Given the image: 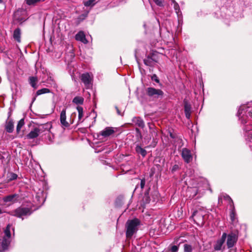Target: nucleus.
Segmentation results:
<instances>
[{
  "instance_id": "de8ad7c7",
  "label": "nucleus",
  "mask_w": 252,
  "mask_h": 252,
  "mask_svg": "<svg viewBox=\"0 0 252 252\" xmlns=\"http://www.w3.org/2000/svg\"><path fill=\"white\" fill-rule=\"evenodd\" d=\"M35 97H36V96L33 98L32 102L35 100V99H36Z\"/></svg>"
},
{
  "instance_id": "b1692460",
  "label": "nucleus",
  "mask_w": 252,
  "mask_h": 252,
  "mask_svg": "<svg viewBox=\"0 0 252 252\" xmlns=\"http://www.w3.org/2000/svg\"><path fill=\"white\" fill-rule=\"evenodd\" d=\"M135 151L138 154H140L143 157H145L147 153V151L139 145H136Z\"/></svg>"
},
{
  "instance_id": "f8f14e48",
  "label": "nucleus",
  "mask_w": 252,
  "mask_h": 252,
  "mask_svg": "<svg viewBox=\"0 0 252 252\" xmlns=\"http://www.w3.org/2000/svg\"><path fill=\"white\" fill-rule=\"evenodd\" d=\"M26 13L25 11L17 10L14 13L13 18L15 21L21 24L27 20V18L24 16Z\"/></svg>"
},
{
  "instance_id": "79ce46f5",
  "label": "nucleus",
  "mask_w": 252,
  "mask_h": 252,
  "mask_svg": "<svg viewBox=\"0 0 252 252\" xmlns=\"http://www.w3.org/2000/svg\"><path fill=\"white\" fill-rule=\"evenodd\" d=\"M192 191H193L194 192V194H193V196H195V195L197 194V189H196V188H192Z\"/></svg>"
},
{
  "instance_id": "9b49d317",
  "label": "nucleus",
  "mask_w": 252,
  "mask_h": 252,
  "mask_svg": "<svg viewBox=\"0 0 252 252\" xmlns=\"http://www.w3.org/2000/svg\"><path fill=\"white\" fill-rule=\"evenodd\" d=\"M226 198L229 201V206H230V218L232 222H234L236 221V212L234 208V205L232 199L228 196L227 195L226 196Z\"/></svg>"
},
{
  "instance_id": "9d476101",
  "label": "nucleus",
  "mask_w": 252,
  "mask_h": 252,
  "mask_svg": "<svg viewBox=\"0 0 252 252\" xmlns=\"http://www.w3.org/2000/svg\"><path fill=\"white\" fill-rule=\"evenodd\" d=\"M157 62V58L156 57V54L153 53L149 55L144 60V63L145 65L149 66H153L155 63Z\"/></svg>"
},
{
  "instance_id": "f03ea898",
  "label": "nucleus",
  "mask_w": 252,
  "mask_h": 252,
  "mask_svg": "<svg viewBox=\"0 0 252 252\" xmlns=\"http://www.w3.org/2000/svg\"><path fill=\"white\" fill-rule=\"evenodd\" d=\"M32 212L33 211L31 206L26 207L22 205L14 210L8 212L7 213L11 216L21 219L23 220L31 215Z\"/></svg>"
},
{
  "instance_id": "412c9836",
  "label": "nucleus",
  "mask_w": 252,
  "mask_h": 252,
  "mask_svg": "<svg viewBox=\"0 0 252 252\" xmlns=\"http://www.w3.org/2000/svg\"><path fill=\"white\" fill-rule=\"evenodd\" d=\"M150 188L147 189L144 193L143 199L142 200V205L145 206L146 204L150 202L151 199L149 196Z\"/></svg>"
},
{
  "instance_id": "e433bc0d",
  "label": "nucleus",
  "mask_w": 252,
  "mask_h": 252,
  "mask_svg": "<svg viewBox=\"0 0 252 252\" xmlns=\"http://www.w3.org/2000/svg\"><path fill=\"white\" fill-rule=\"evenodd\" d=\"M179 250V246L177 245H173L171 246L170 248V251L171 252H177Z\"/></svg>"
},
{
  "instance_id": "09e8293b",
  "label": "nucleus",
  "mask_w": 252,
  "mask_h": 252,
  "mask_svg": "<svg viewBox=\"0 0 252 252\" xmlns=\"http://www.w3.org/2000/svg\"><path fill=\"white\" fill-rule=\"evenodd\" d=\"M3 213L2 210L0 208V214H1Z\"/></svg>"
},
{
  "instance_id": "393cba45",
  "label": "nucleus",
  "mask_w": 252,
  "mask_h": 252,
  "mask_svg": "<svg viewBox=\"0 0 252 252\" xmlns=\"http://www.w3.org/2000/svg\"><path fill=\"white\" fill-rule=\"evenodd\" d=\"M11 227V225L8 224L5 229L4 230V236L3 238H7L10 239L11 238V232H10V228Z\"/></svg>"
},
{
  "instance_id": "4468645a",
  "label": "nucleus",
  "mask_w": 252,
  "mask_h": 252,
  "mask_svg": "<svg viewBox=\"0 0 252 252\" xmlns=\"http://www.w3.org/2000/svg\"><path fill=\"white\" fill-rule=\"evenodd\" d=\"M115 131L113 127H106L103 130L101 131L98 135V136L100 137L102 136L104 138L107 137L114 133Z\"/></svg>"
},
{
  "instance_id": "6ab92c4d",
  "label": "nucleus",
  "mask_w": 252,
  "mask_h": 252,
  "mask_svg": "<svg viewBox=\"0 0 252 252\" xmlns=\"http://www.w3.org/2000/svg\"><path fill=\"white\" fill-rule=\"evenodd\" d=\"M45 82L46 83V86L49 87L57 88V85L54 78L49 75Z\"/></svg>"
},
{
  "instance_id": "1a4fd4ad",
  "label": "nucleus",
  "mask_w": 252,
  "mask_h": 252,
  "mask_svg": "<svg viewBox=\"0 0 252 252\" xmlns=\"http://www.w3.org/2000/svg\"><path fill=\"white\" fill-rule=\"evenodd\" d=\"M81 80L87 89H89L91 86L92 79L89 73H83L81 75Z\"/></svg>"
},
{
  "instance_id": "2f4dec72",
  "label": "nucleus",
  "mask_w": 252,
  "mask_h": 252,
  "mask_svg": "<svg viewBox=\"0 0 252 252\" xmlns=\"http://www.w3.org/2000/svg\"><path fill=\"white\" fill-rule=\"evenodd\" d=\"M25 122H24V119H21L18 123V124L17 125L16 127V131L17 133H19L21 130V129L22 127L24 125Z\"/></svg>"
},
{
  "instance_id": "f257e3e1",
  "label": "nucleus",
  "mask_w": 252,
  "mask_h": 252,
  "mask_svg": "<svg viewBox=\"0 0 252 252\" xmlns=\"http://www.w3.org/2000/svg\"><path fill=\"white\" fill-rule=\"evenodd\" d=\"M237 116L241 124L244 125V134L247 144L252 149V109L247 105L240 106Z\"/></svg>"
},
{
  "instance_id": "f3484780",
  "label": "nucleus",
  "mask_w": 252,
  "mask_h": 252,
  "mask_svg": "<svg viewBox=\"0 0 252 252\" xmlns=\"http://www.w3.org/2000/svg\"><path fill=\"white\" fill-rule=\"evenodd\" d=\"M10 242V239L3 237L2 242L0 244V252H2L7 250Z\"/></svg>"
},
{
  "instance_id": "39448f33",
  "label": "nucleus",
  "mask_w": 252,
  "mask_h": 252,
  "mask_svg": "<svg viewBox=\"0 0 252 252\" xmlns=\"http://www.w3.org/2000/svg\"><path fill=\"white\" fill-rule=\"evenodd\" d=\"M2 200L5 204L10 206L20 202L21 200V197L19 194L13 193L3 196Z\"/></svg>"
},
{
  "instance_id": "49530a36",
  "label": "nucleus",
  "mask_w": 252,
  "mask_h": 252,
  "mask_svg": "<svg viewBox=\"0 0 252 252\" xmlns=\"http://www.w3.org/2000/svg\"><path fill=\"white\" fill-rule=\"evenodd\" d=\"M170 137H171V138H174V137L172 133H170Z\"/></svg>"
},
{
  "instance_id": "6e6552de",
  "label": "nucleus",
  "mask_w": 252,
  "mask_h": 252,
  "mask_svg": "<svg viewBox=\"0 0 252 252\" xmlns=\"http://www.w3.org/2000/svg\"><path fill=\"white\" fill-rule=\"evenodd\" d=\"M181 156L185 162L187 163L190 162L192 160L191 152L187 148H185L182 149Z\"/></svg>"
},
{
  "instance_id": "423d86ee",
  "label": "nucleus",
  "mask_w": 252,
  "mask_h": 252,
  "mask_svg": "<svg viewBox=\"0 0 252 252\" xmlns=\"http://www.w3.org/2000/svg\"><path fill=\"white\" fill-rule=\"evenodd\" d=\"M205 214L202 210H196L193 212L191 217L198 226H203L205 223Z\"/></svg>"
},
{
  "instance_id": "a878e982",
  "label": "nucleus",
  "mask_w": 252,
  "mask_h": 252,
  "mask_svg": "<svg viewBox=\"0 0 252 252\" xmlns=\"http://www.w3.org/2000/svg\"><path fill=\"white\" fill-rule=\"evenodd\" d=\"M78 113V122L81 123L83 122V120L82 119L84 116L83 112V108L81 106H78L76 107Z\"/></svg>"
},
{
  "instance_id": "0eeeda50",
  "label": "nucleus",
  "mask_w": 252,
  "mask_h": 252,
  "mask_svg": "<svg viewBox=\"0 0 252 252\" xmlns=\"http://www.w3.org/2000/svg\"><path fill=\"white\" fill-rule=\"evenodd\" d=\"M226 245L228 249L232 248L237 243L238 239V232H231L227 235Z\"/></svg>"
},
{
  "instance_id": "37998d69",
  "label": "nucleus",
  "mask_w": 252,
  "mask_h": 252,
  "mask_svg": "<svg viewBox=\"0 0 252 252\" xmlns=\"http://www.w3.org/2000/svg\"><path fill=\"white\" fill-rule=\"evenodd\" d=\"M0 5L2 8L5 7V4L3 0H0Z\"/></svg>"
},
{
  "instance_id": "c756f323",
  "label": "nucleus",
  "mask_w": 252,
  "mask_h": 252,
  "mask_svg": "<svg viewBox=\"0 0 252 252\" xmlns=\"http://www.w3.org/2000/svg\"><path fill=\"white\" fill-rule=\"evenodd\" d=\"M173 4H174V6H173L174 9L178 17L179 18H180V16L182 15V12L181 11L179 4L177 2Z\"/></svg>"
},
{
  "instance_id": "dca6fc26",
  "label": "nucleus",
  "mask_w": 252,
  "mask_h": 252,
  "mask_svg": "<svg viewBox=\"0 0 252 252\" xmlns=\"http://www.w3.org/2000/svg\"><path fill=\"white\" fill-rule=\"evenodd\" d=\"M40 133V129L37 127H35L33 130H31L29 133L26 136V137L28 139H32L37 137Z\"/></svg>"
},
{
  "instance_id": "c85d7f7f",
  "label": "nucleus",
  "mask_w": 252,
  "mask_h": 252,
  "mask_svg": "<svg viewBox=\"0 0 252 252\" xmlns=\"http://www.w3.org/2000/svg\"><path fill=\"white\" fill-rule=\"evenodd\" d=\"M37 81V79L35 77H30L29 78V83L30 85L33 87L34 89L37 88L36 82Z\"/></svg>"
},
{
  "instance_id": "ddd939ff",
  "label": "nucleus",
  "mask_w": 252,
  "mask_h": 252,
  "mask_svg": "<svg viewBox=\"0 0 252 252\" xmlns=\"http://www.w3.org/2000/svg\"><path fill=\"white\" fill-rule=\"evenodd\" d=\"M227 237V234L225 232L222 233L221 238L218 239L214 246V249L215 251H220Z\"/></svg>"
},
{
  "instance_id": "c9c22d12",
  "label": "nucleus",
  "mask_w": 252,
  "mask_h": 252,
  "mask_svg": "<svg viewBox=\"0 0 252 252\" xmlns=\"http://www.w3.org/2000/svg\"><path fill=\"white\" fill-rule=\"evenodd\" d=\"M164 0H154V2L156 4L159 6H163V2Z\"/></svg>"
},
{
  "instance_id": "a18cd8bd",
  "label": "nucleus",
  "mask_w": 252,
  "mask_h": 252,
  "mask_svg": "<svg viewBox=\"0 0 252 252\" xmlns=\"http://www.w3.org/2000/svg\"><path fill=\"white\" fill-rule=\"evenodd\" d=\"M116 109H117V113H118L119 115H121V113L120 111L119 110L117 106H116Z\"/></svg>"
},
{
  "instance_id": "473e14b6",
  "label": "nucleus",
  "mask_w": 252,
  "mask_h": 252,
  "mask_svg": "<svg viewBox=\"0 0 252 252\" xmlns=\"http://www.w3.org/2000/svg\"><path fill=\"white\" fill-rule=\"evenodd\" d=\"M184 252H192V247L191 245L188 244H185L184 245Z\"/></svg>"
},
{
  "instance_id": "58836bf2",
  "label": "nucleus",
  "mask_w": 252,
  "mask_h": 252,
  "mask_svg": "<svg viewBox=\"0 0 252 252\" xmlns=\"http://www.w3.org/2000/svg\"><path fill=\"white\" fill-rule=\"evenodd\" d=\"M151 79L153 81H154L156 82L157 83H158L159 82V80L158 76L156 74L153 75L151 77Z\"/></svg>"
},
{
  "instance_id": "7ed1b4c3",
  "label": "nucleus",
  "mask_w": 252,
  "mask_h": 252,
  "mask_svg": "<svg viewBox=\"0 0 252 252\" xmlns=\"http://www.w3.org/2000/svg\"><path fill=\"white\" fill-rule=\"evenodd\" d=\"M140 221L138 219L128 220L126 224V235L127 238H131L137 232Z\"/></svg>"
},
{
  "instance_id": "ea45409f",
  "label": "nucleus",
  "mask_w": 252,
  "mask_h": 252,
  "mask_svg": "<svg viewBox=\"0 0 252 252\" xmlns=\"http://www.w3.org/2000/svg\"><path fill=\"white\" fill-rule=\"evenodd\" d=\"M145 183H146V181H145V179L144 178L141 179L140 187H141V189H143L144 188L145 185Z\"/></svg>"
},
{
  "instance_id": "aec40b11",
  "label": "nucleus",
  "mask_w": 252,
  "mask_h": 252,
  "mask_svg": "<svg viewBox=\"0 0 252 252\" xmlns=\"http://www.w3.org/2000/svg\"><path fill=\"white\" fill-rule=\"evenodd\" d=\"M60 121L62 125L65 127L69 126V124L66 121V109H63L60 114Z\"/></svg>"
},
{
  "instance_id": "4c0bfd02",
  "label": "nucleus",
  "mask_w": 252,
  "mask_h": 252,
  "mask_svg": "<svg viewBox=\"0 0 252 252\" xmlns=\"http://www.w3.org/2000/svg\"><path fill=\"white\" fill-rule=\"evenodd\" d=\"M179 169V165L177 164H175L172 166L171 170L172 173H173L175 172H176V171H177Z\"/></svg>"
},
{
  "instance_id": "c03bdc74",
  "label": "nucleus",
  "mask_w": 252,
  "mask_h": 252,
  "mask_svg": "<svg viewBox=\"0 0 252 252\" xmlns=\"http://www.w3.org/2000/svg\"><path fill=\"white\" fill-rule=\"evenodd\" d=\"M135 131H136V132L137 134H139V135H141V131H140V130H139V128H135Z\"/></svg>"
},
{
  "instance_id": "a211bd4d",
  "label": "nucleus",
  "mask_w": 252,
  "mask_h": 252,
  "mask_svg": "<svg viewBox=\"0 0 252 252\" xmlns=\"http://www.w3.org/2000/svg\"><path fill=\"white\" fill-rule=\"evenodd\" d=\"M132 122L137 126L143 128L145 127V123L143 120L140 117H134L132 119Z\"/></svg>"
},
{
  "instance_id": "72a5a7b5",
  "label": "nucleus",
  "mask_w": 252,
  "mask_h": 252,
  "mask_svg": "<svg viewBox=\"0 0 252 252\" xmlns=\"http://www.w3.org/2000/svg\"><path fill=\"white\" fill-rule=\"evenodd\" d=\"M17 175L14 173L10 172L8 174V178H9L8 180L13 181L15 180L17 178Z\"/></svg>"
},
{
  "instance_id": "7c9ffc66",
  "label": "nucleus",
  "mask_w": 252,
  "mask_h": 252,
  "mask_svg": "<svg viewBox=\"0 0 252 252\" xmlns=\"http://www.w3.org/2000/svg\"><path fill=\"white\" fill-rule=\"evenodd\" d=\"M51 91L47 88H42L38 90L36 93V96L42 94L50 93Z\"/></svg>"
},
{
  "instance_id": "2eb2a0df",
  "label": "nucleus",
  "mask_w": 252,
  "mask_h": 252,
  "mask_svg": "<svg viewBox=\"0 0 252 252\" xmlns=\"http://www.w3.org/2000/svg\"><path fill=\"white\" fill-rule=\"evenodd\" d=\"M184 111L186 117L189 120L191 113V106L190 104L186 100H184Z\"/></svg>"
},
{
  "instance_id": "f704fd0d",
  "label": "nucleus",
  "mask_w": 252,
  "mask_h": 252,
  "mask_svg": "<svg viewBox=\"0 0 252 252\" xmlns=\"http://www.w3.org/2000/svg\"><path fill=\"white\" fill-rule=\"evenodd\" d=\"M150 133L153 138L157 137L158 135V130L156 128H154L153 130L150 131Z\"/></svg>"
},
{
  "instance_id": "bb28decb",
  "label": "nucleus",
  "mask_w": 252,
  "mask_h": 252,
  "mask_svg": "<svg viewBox=\"0 0 252 252\" xmlns=\"http://www.w3.org/2000/svg\"><path fill=\"white\" fill-rule=\"evenodd\" d=\"M14 125L12 121H8L5 125V129L8 133H11L13 131Z\"/></svg>"
},
{
  "instance_id": "a19ab883",
  "label": "nucleus",
  "mask_w": 252,
  "mask_h": 252,
  "mask_svg": "<svg viewBox=\"0 0 252 252\" xmlns=\"http://www.w3.org/2000/svg\"><path fill=\"white\" fill-rule=\"evenodd\" d=\"M150 131L153 130L154 128H156L155 125L153 123H149L148 124Z\"/></svg>"
},
{
  "instance_id": "4be33fe9",
  "label": "nucleus",
  "mask_w": 252,
  "mask_h": 252,
  "mask_svg": "<svg viewBox=\"0 0 252 252\" xmlns=\"http://www.w3.org/2000/svg\"><path fill=\"white\" fill-rule=\"evenodd\" d=\"M75 39L78 41H80L84 44L88 43V40L86 39L85 35L83 32H79L75 35Z\"/></svg>"
},
{
  "instance_id": "5701e85b",
  "label": "nucleus",
  "mask_w": 252,
  "mask_h": 252,
  "mask_svg": "<svg viewBox=\"0 0 252 252\" xmlns=\"http://www.w3.org/2000/svg\"><path fill=\"white\" fill-rule=\"evenodd\" d=\"M21 31L20 28H16L13 32V37L17 42H21Z\"/></svg>"
},
{
  "instance_id": "cd10ccee",
  "label": "nucleus",
  "mask_w": 252,
  "mask_h": 252,
  "mask_svg": "<svg viewBox=\"0 0 252 252\" xmlns=\"http://www.w3.org/2000/svg\"><path fill=\"white\" fill-rule=\"evenodd\" d=\"M72 102L75 104H83L84 103V98L81 96H75L72 100Z\"/></svg>"
},
{
  "instance_id": "20e7f679",
  "label": "nucleus",
  "mask_w": 252,
  "mask_h": 252,
  "mask_svg": "<svg viewBox=\"0 0 252 252\" xmlns=\"http://www.w3.org/2000/svg\"><path fill=\"white\" fill-rule=\"evenodd\" d=\"M146 93L147 95L152 99H161L164 95V93L161 90L153 87L146 88Z\"/></svg>"
}]
</instances>
